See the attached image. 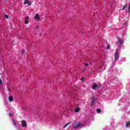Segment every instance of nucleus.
Returning <instances> with one entry per match:
<instances>
[{
	"label": "nucleus",
	"instance_id": "obj_23",
	"mask_svg": "<svg viewBox=\"0 0 130 130\" xmlns=\"http://www.w3.org/2000/svg\"><path fill=\"white\" fill-rule=\"evenodd\" d=\"M85 66H86V67H88V63H85Z\"/></svg>",
	"mask_w": 130,
	"mask_h": 130
},
{
	"label": "nucleus",
	"instance_id": "obj_21",
	"mask_svg": "<svg viewBox=\"0 0 130 130\" xmlns=\"http://www.w3.org/2000/svg\"><path fill=\"white\" fill-rule=\"evenodd\" d=\"M109 47H110V46L109 45H107V47H106V49H109Z\"/></svg>",
	"mask_w": 130,
	"mask_h": 130
},
{
	"label": "nucleus",
	"instance_id": "obj_1",
	"mask_svg": "<svg viewBox=\"0 0 130 130\" xmlns=\"http://www.w3.org/2000/svg\"><path fill=\"white\" fill-rule=\"evenodd\" d=\"M82 126H84V125L81 124L80 122L74 123L73 125V128H78L79 127H82Z\"/></svg>",
	"mask_w": 130,
	"mask_h": 130
},
{
	"label": "nucleus",
	"instance_id": "obj_6",
	"mask_svg": "<svg viewBox=\"0 0 130 130\" xmlns=\"http://www.w3.org/2000/svg\"><path fill=\"white\" fill-rule=\"evenodd\" d=\"M24 5H28V6H31L32 2L29 1V0H25L23 3Z\"/></svg>",
	"mask_w": 130,
	"mask_h": 130
},
{
	"label": "nucleus",
	"instance_id": "obj_20",
	"mask_svg": "<svg viewBox=\"0 0 130 130\" xmlns=\"http://www.w3.org/2000/svg\"><path fill=\"white\" fill-rule=\"evenodd\" d=\"M80 80L82 81H84L85 80V79H84V78H81Z\"/></svg>",
	"mask_w": 130,
	"mask_h": 130
},
{
	"label": "nucleus",
	"instance_id": "obj_9",
	"mask_svg": "<svg viewBox=\"0 0 130 130\" xmlns=\"http://www.w3.org/2000/svg\"><path fill=\"white\" fill-rule=\"evenodd\" d=\"M29 23V16H26L24 20V24H28Z\"/></svg>",
	"mask_w": 130,
	"mask_h": 130
},
{
	"label": "nucleus",
	"instance_id": "obj_24",
	"mask_svg": "<svg viewBox=\"0 0 130 130\" xmlns=\"http://www.w3.org/2000/svg\"><path fill=\"white\" fill-rule=\"evenodd\" d=\"M124 24V25H125V26H126V25H127V24L126 23H125V22Z\"/></svg>",
	"mask_w": 130,
	"mask_h": 130
},
{
	"label": "nucleus",
	"instance_id": "obj_13",
	"mask_svg": "<svg viewBox=\"0 0 130 130\" xmlns=\"http://www.w3.org/2000/svg\"><path fill=\"white\" fill-rule=\"evenodd\" d=\"M129 125H130V121H128L126 123V127H128Z\"/></svg>",
	"mask_w": 130,
	"mask_h": 130
},
{
	"label": "nucleus",
	"instance_id": "obj_10",
	"mask_svg": "<svg viewBox=\"0 0 130 130\" xmlns=\"http://www.w3.org/2000/svg\"><path fill=\"white\" fill-rule=\"evenodd\" d=\"M95 100H96V98L95 97H93L91 100V106H93L94 105Z\"/></svg>",
	"mask_w": 130,
	"mask_h": 130
},
{
	"label": "nucleus",
	"instance_id": "obj_22",
	"mask_svg": "<svg viewBox=\"0 0 130 130\" xmlns=\"http://www.w3.org/2000/svg\"><path fill=\"white\" fill-rule=\"evenodd\" d=\"M9 115H10V116H12V115H13V114L10 113V114H9Z\"/></svg>",
	"mask_w": 130,
	"mask_h": 130
},
{
	"label": "nucleus",
	"instance_id": "obj_5",
	"mask_svg": "<svg viewBox=\"0 0 130 130\" xmlns=\"http://www.w3.org/2000/svg\"><path fill=\"white\" fill-rule=\"evenodd\" d=\"M124 43V41L123 40H118V42H117V44L118 46V47H119V46H120V45H121V44H123Z\"/></svg>",
	"mask_w": 130,
	"mask_h": 130
},
{
	"label": "nucleus",
	"instance_id": "obj_12",
	"mask_svg": "<svg viewBox=\"0 0 130 130\" xmlns=\"http://www.w3.org/2000/svg\"><path fill=\"white\" fill-rule=\"evenodd\" d=\"M13 123H14V126H18L19 125V122L13 120Z\"/></svg>",
	"mask_w": 130,
	"mask_h": 130
},
{
	"label": "nucleus",
	"instance_id": "obj_18",
	"mask_svg": "<svg viewBox=\"0 0 130 130\" xmlns=\"http://www.w3.org/2000/svg\"><path fill=\"white\" fill-rule=\"evenodd\" d=\"M2 84H3V81H2V79L0 78V85H2Z\"/></svg>",
	"mask_w": 130,
	"mask_h": 130
},
{
	"label": "nucleus",
	"instance_id": "obj_16",
	"mask_svg": "<svg viewBox=\"0 0 130 130\" xmlns=\"http://www.w3.org/2000/svg\"><path fill=\"white\" fill-rule=\"evenodd\" d=\"M4 18H5L6 19H9V15L5 14L4 15Z\"/></svg>",
	"mask_w": 130,
	"mask_h": 130
},
{
	"label": "nucleus",
	"instance_id": "obj_19",
	"mask_svg": "<svg viewBox=\"0 0 130 130\" xmlns=\"http://www.w3.org/2000/svg\"><path fill=\"white\" fill-rule=\"evenodd\" d=\"M24 52H25V50H23L21 51V54H24Z\"/></svg>",
	"mask_w": 130,
	"mask_h": 130
},
{
	"label": "nucleus",
	"instance_id": "obj_17",
	"mask_svg": "<svg viewBox=\"0 0 130 130\" xmlns=\"http://www.w3.org/2000/svg\"><path fill=\"white\" fill-rule=\"evenodd\" d=\"M69 124H70V123H68L65 124V125L63 127L64 128H66V127H67L69 125Z\"/></svg>",
	"mask_w": 130,
	"mask_h": 130
},
{
	"label": "nucleus",
	"instance_id": "obj_2",
	"mask_svg": "<svg viewBox=\"0 0 130 130\" xmlns=\"http://www.w3.org/2000/svg\"><path fill=\"white\" fill-rule=\"evenodd\" d=\"M114 58L115 61L119 58V53L118 52V50L117 49H116V52L114 54Z\"/></svg>",
	"mask_w": 130,
	"mask_h": 130
},
{
	"label": "nucleus",
	"instance_id": "obj_4",
	"mask_svg": "<svg viewBox=\"0 0 130 130\" xmlns=\"http://www.w3.org/2000/svg\"><path fill=\"white\" fill-rule=\"evenodd\" d=\"M99 88H100V85L96 83H94L92 86V88L93 90H97V89H99Z\"/></svg>",
	"mask_w": 130,
	"mask_h": 130
},
{
	"label": "nucleus",
	"instance_id": "obj_25",
	"mask_svg": "<svg viewBox=\"0 0 130 130\" xmlns=\"http://www.w3.org/2000/svg\"><path fill=\"white\" fill-rule=\"evenodd\" d=\"M8 91H11V89L10 88H8Z\"/></svg>",
	"mask_w": 130,
	"mask_h": 130
},
{
	"label": "nucleus",
	"instance_id": "obj_15",
	"mask_svg": "<svg viewBox=\"0 0 130 130\" xmlns=\"http://www.w3.org/2000/svg\"><path fill=\"white\" fill-rule=\"evenodd\" d=\"M79 111H80V109L79 108L75 109V112H79Z\"/></svg>",
	"mask_w": 130,
	"mask_h": 130
},
{
	"label": "nucleus",
	"instance_id": "obj_8",
	"mask_svg": "<svg viewBox=\"0 0 130 130\" xmlns=\"http://www.w3.org/2000/svg\"><path fill=\"white\" fill-rule=\"evenodd\" d=\"M8 100L9 102H13L14 101V97H13L12 95L9 96Z\"/></svg>",
	"mask_w": 130,
	"mask_h": 130
},
{
	"label": "nucleus",
	"instance_id": "obj_26",
	"mask_svg": "<svg viewBox=\"0 0 130 130\" xmlns=\"http://www.w3.org/2000/svg\"><path fill=\"white\" fill-rule=\"evenodd\" d=\"M4 1H7V0H4Z\"/></svg>",
	"mask_w": 130,
	"mask_h": 130
},
{
	"label": "nucleus",
	"instance_id": "obj_7",
	"mask_svg": "<svg viewBox=\"0 0 130 130\" xmlns=\"http://www.w3.org/2000/svg\"><path fill=\"white\" fill-rule=\"evenodd\" d=\"M34 20L36 21H39L40 19V16H39V14H36L34 18Z\"/></svg>",
	"mask_w": 130,
	"mask_h": 130
},
{
	"label": "nucleus",
	"instance_id": "obj_3",
	"mask_svg": "<svg viewBox=\"0 0 130 130\" xmlns=\"http://www.w3.org/2000/svg\"><path fill=\"white\" fill-rule=\"evenodd\" d=\"M21 126L22 127H27L28 125L27 124V121L25 120H22L21 121Z\"/></svg>",
	"mask_w": 130,
	"mask_h": 130
},
{
	"label": "nucleus",
	"instance_id": "obj_11",
	"mask_svg": "<svg viewBox=\"0 0 130 130\" xmlns=\"http://www.w3.org/2000/svg\"><path fill=\"white\" fill-rule=\"evenodd\" d=\"M127 8V4H126L125 6H124L122 9L123 11H125V12H128V10H126Z\"/></svg>",
	"mask_w": 130,
	"mask_h": 130
},
{
	"label": "nucleus",
	"instance_id": "obj_14",
	"mask_svg": "<svg viewBox=\"0 0 130 130\" xmlns=\"http://www.w3.org/2000/svg\"><path fill=\"white\" fill-rule=\"evenodd\" d=\"M96 112H97L98 113H101V109H96Z\"/></svg>",
	"mask_w": 130,
	"mask_h": 130
}]
</instances>
